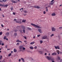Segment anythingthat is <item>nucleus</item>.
I'll return each mask as SVG.
<instances>
[{
  "instance_id": "19",
  "label": "nucleus",
  "mask_w": 62,
  "mask_h": 62,
  "mask_svg": "<svg viewBox=\"0 0 62 62\" xmlns=\"http://www.w3.org/2000/svg\"><path fill=\"white\" fill-rule=\"evenodd\" d=\"M3 7H8V5H3Z\"/></svg>"
},
{
  "instance_id": "64",
  "label": "nucleus",
  "mask_w": 62,
  "mask_h": 62,
  "mask_svg": "<svg viewBox=\"0 0 62 62\" xmlns=\"http://www.w3.org/2000/svg\"><path fill=\"white\" fill-rule=\"evenodd\" d=\"M13 53V52L12 51H11V53L12 54Z\"/></svg>"
},
{
  "instance_id": "50",
  "label": "nucleus",
  "mask_w": 62,
  "mask_h": 62,
  "mask_svg": "<svg viewBox=\"0 0 62 62\" xmlns=\"http://www.w3.org/2000/svg\"><path fill=\"white\" fill-rule=\"evenodd\" d=\"M4 43H2L1 44V45H2V46H4Z\"/></svg>"
},
{
  "instance_id": "24",
  "label": "nucleus",
  "mask_w": 62,
  "mask_h": 62,
  "mask_svg": "<svg viewBox=\"0 0 62 62\" xmlns=\"http://www.w3.org/2000/svg\"><path fill=\"white\" fill-rule=\"evenodd\" d=\"M40 8V7H39V6H37V8H38V9H39Z\"/></svg>"
},
{
  "instance_id": "2",
  "label": "nucleus",
  "mask_w": 62,
  "mask_h": 62,
  "mask_svg": "<svg viewBox=\"0 0 62 62\" xmlns=\"http://www.w3.org/2000/svg\"><path fill=\"white\" fill-rule=\"evenodd\" d=\"M46 58L48 60H54V59L52 58L51 57H49V56H47L46 57Z\"/></svg>"
},
{
  "instance_id": "39",
  "label": "nucleus",
  "mask_w": 62,
  "mask_h": 62,
  "mask_svg": "<svg viewBox=\"0 0 62 62\" xmlns=\"http://www.w3.org/2000/svg\"><path fill=\"white\" fill-rule=\"evenodd\" d=\"M54 36V34H52L50 35V37H52V36Z\"/></svg>"
},
{
  "instance_id": "10",
  "label": "nucleus",
  "mask_w": 62,
  "mask_h": 62,
  "mask_svg": "<svg viewBox=\"0 0 62 62\" xmlns=\"http://www.w3.org/2000/svg\"><path fill=\"white\" fill-rule=\"evenodd\" d=\"M55 47L56 49H60V48H59V46H55Z\"/></svg>"
},
{
  "instance_id": "28",
  "label": "nucleus",
  "mask_w": 62,
  "mask_h": 62,
  "mask_svg": "<svg viewBox=\"0 0 62 62\" xmlns=\"http://www.w3.org/2000/svg\"><path fill=\"white\" fill-rule=\"evenodd\" d=\"M43 12L44 14H45L46 13V12H45V11H44Z\"/></svg>"
},
{
  "instance_id": "63",
  "label": "nucleus",
  "mask_w": 62,
  "mask_h": 62,
  "mask_svg": "<svg viewBox=\"0 0 62 62\" xmlns=\"http://www.w3.org/2000/svg\"><path fill=\"white\" fill-rule=\"evenodd\" d=\"M56 53H54V55H56Z\"/></svg>"
},
{
  "instance_id": "32",
  "label": "nucleus",
  "mask_w": 62,
  "mask_h": 62,
  "mask_svg": "<svg viewBox=\"0 0 62 62\" xmlns=\"http://www.w3.org/2000/svg\"><path fill=\"white\" fill-rule=\"evenodd\" d=\"M19 44H20V43H17L16 45L17 46L19 45Z\"/></svg>"
},
{
  "instance_id": "4",
  "label": "nucleus",
  "mask_w": 62,
  "mask_h": 62,
  "mask_svg": "<svg viewBox=\"0 0 62 62\" xmlns=\"http://www.w3.org/2000/svg\"><path fill=\"white\" fill-rule=\"evenodd\" d=\"M54 0H52L51 1V2L50 3L49 5H53L54 4V2H53L54 1Z\"/></svg>"
},
{
  "instance_id": "34",
  "label": "nucleus",
  "mask_w": 62,
  "mask_h": 62,
  "mask_svg": "<svg viewBox=\"0 0 62 62\" xmlns=\"http://www.w3.org/2000/svg\"><path fill=\"white\" fill-rule=\"evenodd\" d=\"M11 55V53L9 54L8 55V56H10Z\"/></svg>"
},
{
  "instance_id": "54",
  "label": "nucleus",
  "mask_w": 62,
  "mask_h": 62,
  "mask_svg": "<svg viewBox=\"0 0 62 62\" xmlns=\"http://www.w3.org/2000/svg\"><path fill=\"white\" fill-rule=\"evenodd\" d=\"M60 62H62V59H61Z\"/></svg>"
},
{
  "instance_id": "41",
  "label": "nucleus",
  "mask_w": 62,
  "mask_h": 62,
  "mask_svg": "<svg viewBox=\"0 0 62 62\" xmlns=\"http://www.w3.org/2000/svg\"><path fill=\"white\" fill-rule=\"evenodd\" d=\"M13 15H15V12H13Z\"/></svg>"
},
{
  "instance_id": "45",
  "label": "nucleus",
  "mask_w": 62,
  "mask_h": 62,
  "mask_svg": "<svg viewBox=\"0 0 62 62\" xmlns=\"http://www.w3.org/2000/svg\"><path fill=\"white\" fill-rule=\"evenodd\" d=\"M5 47L6 48H8V46L7 45V46H5Z\"/></svg>"
},
{
  "instance_id": "40",
  "label": "nucleus",
  "mask_w": 62,
  "mask_h": 62,
  "mask_svg": "<svg viewBox=\"0 0 62 62\" xmlns=\"http://www.w3.org/2000/svg\"><path fill=\"white\" fill-rule=\"evenodd\" d=\"M40 36V35H37V37H39V36Z\"/></svg>"
},
{
  "instance_id": "58",
  "label": "nucleus",
  "mask_w": 62,
  "mask_h": 62,
  "mask_svg": "<svg viewBox=\"0 0 62 62\" xmlns=\"http://www.w3.org/2000/svg\"><path fill=\"white\" fill-rule=\"evenodd\" d=\"M0 2H3V1H2V0H0Z\"/></svg>"
},
{
  "instance_id": "59",
  "label": "nucleus",
  "mask_w": 62,
  "mask_h": 62,
  "mask_svg": "<svg viewBox=\"0 0 62 62\" xmlns=\"http://www.w3.org/2000/svg\"><path fill=\"white\" fill-rule=\"evenodd\" d=\"M62 4L60 5V6H59V7H61V6H62Z\"/></svg>"
},
{
  "instance_id": "7",
  "label": "nucleus",
  "mask_w": 62,
  "mask_h": 62,
  "mask_svg": "<svg viewBox=\"0 0 62 62\" xmlns=\"http://www.w3.org/2000/svg\"><path fill=\"white\" fill-rule=\"evenodd\" d=\"M38 31L40 33H42V31H41V29H38Z\"/></svg>"
},
{
  "instance_id": "26",
  "label": "nucleus",
  "mask_w": 62,
  "mask_h": 62,
  "mask_svg": "<svg viewBox=\"0 0 62 62\" xmlns=\"http://www.w3.org/2000/svg\"><path fill=\"white\" fill-rule=\"evenodd\" d=\"M58 60H60V58L59 57H58L57 58Z\"/></svg>"
},
{
  "instance_id": "5",
  "label": "nucleus",
  "mask_w": 62,
  "mask_h": 62,
  "mask_svg": "<svg viewBox=\"0 0 62 62\" xmlns=\"http://www.w3.org/2000/svg\"><path fill=\"white\" fill-rule=\"evenodd\" d=\"M42 39H47V36H45L43 37Z\"/></svg>"
},
{
  "instance_id": "13",
  "label": "nucleus",
  "mask_w": 62,
  "mask_h": 62,
  "mask_svg": "<svg viewBox=\"0 0 62 62\" xmlns=\"http://www.w3.org/2000/svg\"><path fill=\"white\" fill-rule=\"evenodd\" d=\"M6 35L7 36H8L9 35V32H8L6 33Z\"/></svg>"
},
{
  "instance_id": "29",
  "label": "nucleus",
  "mask_w": 62,
  "mask_h": 62,
  "mask_svg": "<svg viewBox=\"0 0 62 62\" xmlns=\"http://www.w3.org/2000/svg\"><path fill=\"white\" fill-rule=\"evenodd\" d=\"M18 23H22V22H21V21H18Z\"/></svg>"
},
{
  "instance_id": "61",
  "label": "nucleus",
  "mask_w": 62,
  "mask_h": 62,
  "mask_svg": "<svg viewBox=\"0 0 62 62\" xmlns=\"http://www.w3.org/2000/svg\"><path fill=\"white\" fill-rule=\"evenodd\" d=\"M35 38H36V37H35V36H34L33 37V39H35Z\"/></svg>"
},
{
  "instance_id": "57",
  "label": "nucleus",
  "mask_w": 62,
  "mask_h": 62,
  "mask_svg": "<svg viewBox=\"0 0 62 62\" xmlns=\"http://www.w3.org/2000/svg\"><path fill=\"white\" fill-rule=\"evenodd\" d=\"M19 62H20V61H21V59H19Z\"/></svg>"
},
{
  "instance_id": "30",
  "label": "nucleus",
  "mask_w": 62,
  "mask_h": 62,
  "mask_svg": "<svg viewBox=\"0 0 62 62\" xmlns=\"http://www.w3.org/2000/svg\"><path fill=\"white\" fill-rule=\"evenodd\" d=\"M19 41H20V40H19V39L17 40L16 41V42H19Z\"/></svg>"
},
{
  "instance_id": "60",
  "label": "nucleus",
  "mask_w": 62,
  "mask_h": 62,
  "mask_svg": "<svg viewBox=\"0 0 62 62\" xmlns=\"http://www.w3.org/2000/svg\"><path fill=\"white\" fill-rule=\"evenodd\" d=\"M7 30V31H9V29H8Z\"/></svg>"
},
{
  "instance_id": "23",
  "label": "nucleus",
  "mask_w": 62,
  "mask_h": 62,
  "mask_svg": "<svg viewBox=\"0 0 62 62\" xmlns=\"http://www.w3.org/2000/svg\"><path fill=\"white\" fill-rule=\"evenodd\" d=\"M6 38H7V37H6V36H5L4 37V39H6Z\"/></svg>"
},
{
  "instance_id": "18",
  "label": "nucleus",
  "mask_w": 62,
  "mask_h": 62,
  "mask_svg": "<svg viewBox=\"0 0 62 62\" xmlns=\"http://www.w3.org/2000/svg\"><path fill=\"white\" fill-rule=\"evenodd\" d=\"M52 31H54V28L52 27Z\"/></svg>"
},
{
  "instance_id": "17",
  "label": "nucleus",
  "mask_w": 62,
  "mask_h": 62,
  "mask_svg": "<svg viewBox=\"0 0 62 62\" xmlns=\"http://www.w3.org/2000/svg\"><path fill=\"white\" fill-rule=\"evenodd\" d=\"M17 34L16 33H15L14 34V35L15 37H16L17 36Z\"/></svg>"
},
{
  "instance_id": "25",
  "label": "nucleus",
  "mask_w": 62,
  "mask_h": 62,
  "mask_svg": "<svg viewBox=\"0 0 62 62\" xmlns=\"http://www.w3.org/2000/svg\"><path fill=\"white\" fill-rule=\"evenodd\" d=\"M40 43L41 44L43 42V41H42V40H40Z\"/></svg>"
},
{
  "instance_id": "9",
  "label": "nucleus",
  "mask_w": 62,
  "mask_h": 62,
  "mask_svg": "<svg viewBox=\"0 0 62 62\" xmlns=\"http://www.w3.org/2000/svg\"><path fill=\"white\" fill-rule=\"evenodd\" d=\"M56 52L58 53V54H59L60 53V52H59V51L58 50H57L56 51Z\"/></svg>"
},
{
  "instance_id": "21",
  "label": "nucleus",
  "mask_w": 62,
  "mask_h": 62,
  "mask_svg": "<svg viewBox=\"0 0 62 62\" xmlns=\"http://www.w3.org/2000/svg\"><path fill=\"white\" fill-rule=\"evenodd\" d=\"M0 6L1 7H4V5H3L1 4H0Z\"/></svg>"
},
{
  "instance_id": "43",
  "label": "nucleus",
  "mask_w": 62,
  "mask_h": 62,
  "mask_svg": "<svg viewBox=\"0 0 62 62\" xmlns=\"http://www.w3.org/2000/svg\"><path fill=\"white\" fill-rule=\"evenodd\" d=\"M34 48L35 49H36L37 48V46H35L34 47Z\"/></svg>"
},
{
  "instance_id": "53",
  "label": "nucleus",
  "mask_w": 62,
  "mask_h": 62,
  "mask_svg": "<svg viewBox=\"0 0 62 62\" xmlns=\"http://www.w3.org/2000/svg\"><path fill=\"white\" fill-rule=\"evenodd\" d=\"M62 52H60V54H62Z\"/></svg>"
},
{
  "instance_id": "3",
  "label": "nucleus",
  "mask_w": 62,
  "mask_h": 62,
  "mask_svg": "<svg viewBox=\"0 0 62 62\" xmlns=\"http://www.w3.org/2000/svg\"><path fill=\"white\" fill-rule=\"evenodd\" d=\"M22 28L23 29V32L24 33H25V30H24L25 29V27L23 26H22Z\"/></svg>"
},
{
  "instance_id": "47",
  "label": "nucleus",
  "mask_w": 62,
  "mask_h": 62,
  "mask_svg": "<svg viewBox=\"0 0 62 62\" xmlns=\"http://www.w3.org/2000/svg\"><path fill=\"white\" fill-rule=\"evenodd\" d=\"M14 20V21H16L17 20H16V19H15Z\"/></svg>"
},
{
  "instance_id": "12",
  "label": "nucleus",
  "mask_w": 62,
  "mask_h": 62,
  "mask_svg": "<svg viewBox=\"0 0 62 62\" xmlns=\"http://www.w3.org/2000/svg\"><path fill=\"white\" fill-rule=\"evenodd\" d=\"M21 59L22 60L23 62H25V61H24V60L23 58H21Z\"/></svg>"
},
{
  "instance_id": "35",
  "label": "nucleus",
  "mask_w": 62,
  "mask_h": 62,
  "mask_svg": "<svg viewBox=\"0 0 62 62\" xmlns=\"http://www.w3.org/2000/svg\"><path fill=\"white\" fill-rule=\"evenodd\" d=\"M22 48H23V50H25L26 48L25 47H23Z\"/></svg>"
},
{
  "instance_id": "15",
  "label": "nucleus",
  "mask_w": 62,
  "mask_h": 62,
  "mask_svg": "<svg viewBox=\"0 0 62 62\" xmlns=\"http://www.w3.org/2000/svg\"><path fill=\"white\" fill-rule=\"evenodd\" d=\"M26 22V20H23L22 21V23H25Z\"/></svg>"
},
{
  "instance_id": "31",
  "label": "nucleus",
  "mask_w": 62,
  "mask_h": 62,
  "mask_svg": "<svg viewBox=\"0 0 62 62\" xmlns=\"http://www.w3.org/2000/svg\"><path fill=\"white\" fill-rule=\"evenodd\" d=\"M2 56L1 55H0V60H1V59H2Z\"/></svg>"
},
{
  "instance_id": "49",
  "label": "nucleus",
  "mask_w": 62,
  "mask_h": 62,
  "mask_svg": "<svg viewBox=\"0 0 62 62\" xmlns=\"http://www.w3.org/2000/svg\"><path fill=\"white\" fill-rule=\"evenodd\" d=\"M34 8H37V6H34Z\"/></svg>"
},
{
  "instance_id": "1",
  "label": "nucleus",
  "mask_w": 62,
  "mask_h": 62,
  "mask_svg": "<svg viewBox=\"0 0 62 62\" xmlns=\"http://www.w3.org/2000/svg\"><path fill=\"white\" fill-rule=\"evenodd\" d=\"M31 25L33 26H34V27H35V28H41V27H40V26L36 25L35 24H34L33 23H31Z\"/></svg>"
},
{
  "instance_id": "55",
  "label": "nucleus",
  "mask_w": 62,
  "mask_h": 62,
  "mask_svg": "<svg viewBox=\"0 0 62 62\" xmlns=\"http://www.w3.org/2000/svg\"><path fill=\"white\" fill-rule=\"evenodd\" d=\"M16 23H18V21H16Z\"/></svg>"
},
{
  "instance_id": "37",
  "label": "nucleus",
  "mask_w": 62,
  "mask_h": 62,
  "mask_svg": "<svg viewBox=\"0 0 62 62\" xmlns=\"http://www.w3.org/2000/svg\"><path fill=\"white\" fill-rule=\"evenodd\" d=\"M10 9L11 10H13V8H10Z\"/></svg>"
},
{
  "instance_id": "42",
  "label": "nucleus",
  "mask_w": 62,
  "mask_h": 62,
  "mask_svg": "<svg viewBox=\"0 0 62 62\" xmlns=\"http://www.w3.org/2000/svg\"><path fill=\"white\" fill-rule=\"evenodd\" d=\"M14 31L15 32H17V31H18V30H16Z\"/></svg>"
},
{
  "instance_id": "44",
  "label": "nucleus",
  "mask_w": 62,
  "mask_h": 62,
  "mask_svg": "<svg viewBox=\"0 0 62 62\" xmlns=\"http://www.w3.org/2000/svg\"><path fill=\"white\" fill-rule=\"evenodd\" d=\"M1 25L2 26V27H4V26L3 25V24H1Z\"/></svg>"
},
{
  "instance_id": "20",
  "label": "nucleus",
  "mask_w": 62,
  "mask_h": 62,
  "mask_svg": "<svg viewBox=\"0 0 62 62\" xmlns=\"http://www.w3.org/2000/svg\"><path fill=\"white\" fill-rule=\"evenodd\" d=\"M27 29H29L30 30H31V29L29 27L27 28Z\"/></svg>"
},
{
  "instance_id": "38",
  "label": "nucleus",
  "mask_w": 62,
  "mask_h": 62,
  "mask_svg": "<svg viewBox=\"0 0 62 62\" xmlns=\"http://www.w3.org/2000/svg\"><path fill=\"white\" fill-rule=\"evenodd\" d=\"M2 42V41L0 40V45H1V43Z\"/></svg>"
},
{
  "instance_id": "27",
  "label": "nucleus",
  "mask_w": 62,
  "mask_h": 62,
  "mask_svg": "<svg viewBox=\"0 0 62 62\" xmlns=\"http://www.w3.org/2000/svg\"><path fill=\"white\" fill-rule=\"evenodd\" d=\"M23 12H24V13H27V11L26 10H24V11Z\"/></svg>"
},
{
  "instance_id": "22",
  "label": "nucleus",
  "mask_w": 62,
  "mask_h": 62,
  "mask_svg": "<svg viewBox=\"0 0 62 62\" xmlns=\"http://www.w3.org/2000/svg\"><path fill=\"white\" fill-rule=\"evenodd\" d=\"M52 16H54V12L53 14H52Z\"/></svg>"
},
{
  "instance_id": "51",
  "label": "nucleus",
  "mask_w": 62,
  "mask_h": 62,
  "mask_svg": "<svg viewBox=\"0 0 62 62\" xmlns=\"http://www.w3.org/2000/svg\"><path fill=\"white\" fill-rule=\"evenodd\" d=\"M62 27H60L59 28V29H62Z\"/></svg>"
},
{
  "instance_id": "36",
  "label": "nucleus",
  "mask_w": 62,
  "mask_h": 62,
  "mask_svg": "<svg viewBox=\"0 0 62 62\" xmlns=\"http://www.w3.org/2000/svg\"><path fill=\"white\" fill-rule=\"evenodd\" d=\"M2 1L4 2H6L7 1V0H2Z\"/></svg>"
},
{
  "instance_id": "33",
  "label": "nucleus",
  "mask_w": 62,
  "mask_h": 62,
  "mask_svg": "<svg viewBox=\"0 0 62 62\" xmlns=\"http://www.w3.org/2000/svg\"><path fill=\"white\" fill-rule=\"evenodd\" d=\"M2 35V32H0V36H1Z\"/></svg>"
},
{
  "instance_id": "16",
  "label": "nucleus",
  "mask_w": 62,
  "mask_h": 62,
  "mask_svg": "<svg viewBox=\"0 0 62 62\" xmlns=\"http://www.w3.org/2000/svg\"><path fill=\"white\" fill-rule=\"evenodd\" d=\"M14 52H17V50H16V49L15 48L14 49Z\"/></svg>"
},
{
  "instance_id": "62",
  "label": "nucleus",
  "mask_w": 62,
  "mask_h": 62,
  "mask_svg": "<svg viewBox=\"0 0 62 62\" xmlns=\"http://www.w3.org/2000/svg\"><path fill=\"white\" fill-rule=\"evenodd\" d=\"M45 55H47V53H46L45 54Z\"/></svg>"
},
{
  "instance_id": "52",
  "label": "nucleus",
  "mask_w": 62,
  "mask_h": 62,
  "mask_svg": "<svg viewBox=\"0 0 62 62\" xmlns=\"http://www.w3.org/2000/svg\"><path fill=\"white\" fill-rule=\"evenodd\" d=\"M48 11V9H46V12H47V11Z\"/></svg>"
},
{
  "instance_id": "6",
  "label": "nucleus",
  "mask_w": 62,
  "mask_h": 62,
  "mask_svg": "<svg viewBox=\"0 0 62 62\" xmlns=\"http://www.w3.org/2000/svg\"><path fill=\"white\" fill-rule=\"evenodd\" d=\"M11 1L12 3H16L17 2L16 1H15L14 0H11Z\"/></svg>"
},
{
  "instance_id": "11",
  "label": "nucleus",
  "mask_w": 62,
  "mask_h": 62,
  "mask_svg": "<svg viewBox=\"0 0 62 62\" xmlns=\"http://www.w3.org/2000/svg\"><path fill=\"white\" fill-rule=\"evenodd\" d=\"M30 49L31 50H33L34 49V47L32 46H31L30 47Z\"/></svg>"
},
{
  "instance_id": "8",
  "label": "nucleus",
  "mask_w": 62,
  "mask_h": 62,
  "mask_svg": "<svg viewBox=\"0 0 62 62\" xmlns=\"http://www.w3.org/2000/svg\"><path fill=\"white\" fill-rule=\"evenodd\" d=\"M23 47V46H19V49L20 50H21Z\"/></svg>"
},
{
  "instance_id": "14",
  "label": "nucleus",
  "mask_w": 62,
  "mask_h": 62,
  "mask_svg": "<svg viewBox=\"0 0 62 62\" xmlns=\"http://www.w3.org/2000/svg\"><path fill=\"white\" fill-rule=\"evenodd\" d=\"M34 43H35V42H31L30 44L31 45H32L33 44H34Z\"/></svg>"
},
{
  "instance_id": "46",
  "label": "nucleus",
  "mask_w": 62,
  "mask_h": 62,
  "mask_svg": "<svg viewBox=\"0 0 62 62\" xmlns=\"http://www.w3.org/2000/svg\"><path fill=\"white\" fill-rule=\"evenodd\" d=\"M54 53H52V55H54Z\"/></svg>"
},
{
  "instance_id": "56",
  "label": "nucleus",
  "mask_w": 62,
  "mask_h": 62,
  "mask_svg": "<svg viewBox=\"0 0 62 62\" xmlns=\"http://www.w3.org/2000/svg\"><path fill=\"white\" fill-rule=\"evenodd\" d=\"M19 42H21V43H22V41H20Z\"/></svg>"
},
{
  "instance_id": "48",
  "label": "nucleus",
  "mask_w": 62,
  "mask_h": 62,
  "mask_svg": "<svg viewBox=\"0 0 62 62\" xmlns=\"http://www.w3.org/2000/svg\"><path fill=\"white\" fill-rule=\"evenodd\" d=\"M24 37V39H26L27 38H26V37Z\"/></svg>"
}]
</instances>
